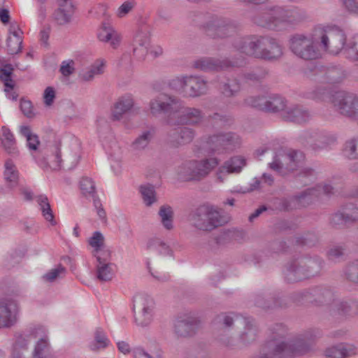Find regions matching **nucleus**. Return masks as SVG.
Instances as JSON below:
<instances>
[{
  "instance_id": "1",
  "label": "nucleus",
  "mask_w": 358,
  "mask_h": 358,
  "mask_svg": "<svg viewBox=\"0 0 358 358\" xmlns=\"http://www.w3.org/2000/svg\"><path fill=\"white\" fill-rule=\"evenodd\" d=\"M304 155L302 152L292 150L285 152L280 150L273 157L272 162L269 163V168L281 175H285L287 172H293L299 171L297 173V178L299 180L307 185L306 181L303 179H310L315 176V171L310 168H303L301 166L304 161Z\"/></svg>"
},
{
  "instance_id": "2",
  "label": "nucleus",
  "mask_w": 358,
  "mask_h": 358,
  "mask_svg": "<svg viewBox=\"0 0 358 358\" xmlns=\"http://www.w3.org/2000/svg\"><path fill=\"white\" fill-rule=\"evenodd\" d=\"M323 261L317 256H301L287 263L285 278L289 282H295L320 275Z\"/></svg>"
},
{
  "instance_id": "3",
  "label": "nucleus",
  "mask_w": 358,
  "mask_h": 358,
  "mask_svg": "<svg viewBox=\"0 0 358 358\" xmlns=\"http://www.w3.org/2000/svg\"><path fill=\"white\" fill-rule=\"evenodd\" d=\"M189 220L192 227L203 231H211L227 222L217 207L209 204L201 205L193 210Z\"/></svg>"
},
{
  "instance_id": "4",
  "label": "nucleus",
  "mask_w": 358,
  "mask_h": 358,
  "mask_svg": "<svg viewBox=\"0 0 358 358\" xmlns=\"http://www.w3.org/2000/svg\"><path fill=\"white\" fill-rule=\"evenodd\" d=\"M314 38L321 49L333 55L339 53L346 43L345 34L336 26H317Z\"/></svg>"
},
{
  "instance_id": "5",
  "label": "nucleus",
  "mask_w": 358,
  "mask_h": 358,
  "mask_svg": "<svg viewBox=\"0 0 358 358\" xmlns=\"http://www.w3.org/2000/svg\"><path fill=\"white\" fill-rule=\"evenodd\" d=\"M292 8L273 6L267 8L264 12L253 17L252 21L257 26L273 30H281L287 26H292Z\"/></svg>"
},
{
  "instance_id": "6",
  "label": "nucleus",
  "mask_w": 358,
  "mask_h": 358,
  "mask_svg": "<svg viewBox=\"0 0 358 358\" xmlns=\"http://www.w3.org/2000/svg\"><path fill=\"white\" fill-rule=\"evenodd\" d=\"M219 162L216 157L191 160L178 168V175L185 181H200L206 178Z\"/></svg>"
},
{
  "instance_id": "7",
  "label": "nucleus",
  "mask_w": 358,
  "mask_h": 358,
  "mask_svg": "<svg viewBox=\"0 0 358 358\" xmlns=\"http://www.w3.org/2000/svg\"><path fill=\"white\" fill-rule=\"evenodd\" d=\"M314 34L308 36L303 34H294L289 39L291 52L297 57L306 60H315L321 57L318 48L315 45Z\"/></svg>"
},
{
  "instance_id": "8",
  "label": "nucleus",
  "mask_w": 358,
  "mask_h": 358,
  "mask_svg": "<svg viewBox=\"0 0 358 358\" xmlns=\"http://www.w3.org/2000/svg\"><path fill=\"white\" fill-rule=\"evenodd\" d=\"M240 324L243 326V329L238 334L237 341L232 337L222 335L220 339L224 345L231 348H241L248 346L256 341L258 328L255 320L250 317H243L240 319Z\"/></svg>"
},
{
  "instance_id": "9",
  "label": "nucleus",
  "mask_w": 358,
  "mask_h": 358,
  "mask_svg": "<svg viewBox=\"0 0 358 358\" xmlns=\"http://www.w3.org/2000/svg\"><path fill=\"white\" fill-rule=\"evenodd\" d=\"M155 301L145 294H137L133 298V311L136 324L141 327L149 326L155 315Z\"/></svg>"
},
{
  "instance_id": "10",
  "label": "nucleus",
  "mask_w": 358,
  "mask_h": 358,
  "mask_svg": "<svg viewBox=\"0 0 358 358\" xmlns=\"http://www.w3.org/2000/svg\"><path fill=\"white\" fill-rule=\"evenodd\" d=\"M303 76L310 81L330 85L341 82L345 77L344 73L339 69H328L317 64L307 66L303 70Z\"/></svg>"
},
{
  "instance_id": "11",
  "label": "nucleus",
  "mask_w": 358,
  "mask_h": 358,
  "mask_svg": "<svg viewBox=\"0 0 358 358\" xmlns=\"http://www.w3.org/2000/svg\"><path fill=\"white\" fill-rule=\"evenodd\" d=\"M176 117V120H173L172 117H169L166 121L167 125L180 124L198 127L204 122L206 115L205 113L201 109L186 106L180 100Z\"/></svg>"
},
{
  "instance_id": "12",
  "label": "nucleus",
  "mask_w": 358,
  "mask_h": 358,
  "mask_svg": "<svg viewBox=\"0 0 358 358\" xmlns=\"http://www.w3.org/2000/svg\"><path fill=\"white\" fill-rule=\"evenodd\" d=\"M331 102L343 115L358 120V96L354 93L338 91L331 97Z\"/></svg>"
},
{
  "instance_id": "13",
  "label": "nucleus",
  "mask_w": 358,
  "mask_h": 358,
  "mask_svg": "<svg viewBox=\"0 0 358 358\" xmlns=\"http://www.w3.org/2000/svg\"><path fill=\"white\" fill-rule=\"evenodd\" d=\"M241 143L240 136L234 132H219L208 136L206 144L212 152H231Z\"/></svg>"
},
{
  "instance_id": "14",
  "label": "nucleus",
  "mask_w": 358,
  "mask_h": 358,
  "mask_svg": "<svg viewBox=\"0 0 358 358\" xmlns=\"http://www.w3.org/2000/svg\"><path fill=\"white\" fill-rule=\"evenodd\" d=\"M39 166L46 170L59 171L62 168V159L59 145H52L41 150L36 155Z\"/></svg>"
},
{
  "instance_id": "15",
  "label": "nucleus",
  "mask_w": 358,
  "mask_h": 358,
  "mask_svg": "<svg viewBox=\"0 0 358 358\" xmlns=\"http://www.w3.org/2000/svg\"><path fill=\"white\" fill-rule=\"evenodd\" d=\"M201 324L199 318L193 313L178 315L174 322L173 332L178 338L194 336Z\"/></svg>"
},
{
  "instance_id": "16",
  "label": "nucleus",
  "mask_w": 358,
  "mask_h": 358,
  "mask_svg": "<svg viewBox=\"0 0 358 358\" xmlns=\"http://www.w3.org/2000/svg\"><path fill=\"white\" fill-rule=\"evenodd\" d=\"M167 129L166 141L171 148H179L190 143L194 138L196 131L184 125H172Z\"/></svg>"
},
{
  "instance_id": "17",
  "label": "nucleus",
  "mask_w": 358,
  "mask_h": 358,
  "mask_svg": "<svg viewBox=\"0 0 358 358\" xmlns=\"http://www.w3.org/2000/svg\"><path fill=\"white\" fill-rule=\"evenodd\" d=\"M151 43V27L146 24L136 29L133 38V54L140 60L145 58Z\"/></svg>"
},
{
  "instance_id": "18",
  "label": "nucleus",
  "mask_w": 358,
  "mask_h": 358,
  "mask_svg": "<svg viewBox=\"0 0 358 358\" xmlns=\"http://www.w3.org/2000/svg\"><path fill=\"white\" fill-rule=\"evenodd\" d=\"M180 99L166 94H160L151 99L149 103L150 112L153 116L169 113L176 116Z\"/></svg>"
},
{
  "instance_id": "19",
  "label": "nucleus",
  "mask_w": 358,
  "mask_h": 358,
  "mask_svg": "<svg viewBox=\"0 0 358 358\" xmlns=\"http://www.w3.org/2000/svg\"><path fill=\"white\" fill-rule=\"evenodd\" d=\"M19 306L12 298L0 299V329L13 327L17 322Z\"/></svg>"
},
{
  "instance_id": "20",
  "label": "nucleus",
  "mask_w": 358,
  "mask_h": 358,
  "mask_svg": "<svg viewBox=\"0 0 358 358\" xmlns=\"http://www.w3.org/2000/svg\"><path fill=\"white\" fill-rule=\"evenodd\" d=\"M284 55V48L277 39L268 36H263L259 59L275 62Z\"/></svg>"
},
{
  "instance_id": "21",
  "label": "nucleus",
  "mask_w": 358,
  "mask_h": 358,
  "mask_svg": "<svg viewBox=\"0 0 358 358\" xmlns=\"http://www.w3.org/2000/svg\"><path fill=\"white\" fill-rule=\"evenodd\" d=\"M301 141L304 146L313 151H320L334 143L336 138L316 131H307L301 136Z\"/></svg>"
},
{
  "instance_id": "22",
  "label": "nucleus",
  "mask_w": 358,
  "mask_h": 358,
  "mask_svg": "<svg viewBox=\"0 0 358 358\" xmlns=\"http://www.w3.org/2000/svg\"><path fill=\"white\" fill-rule=\"evenodd\" d=\"M236 31V26L229 20L222 17L213 18L208 24V36L213 38H225L233 36Z\"/></svg>"
},
{
  "instance_id": "23",
  "label": "nucleus",
  "mask_w": 358,
  "mask_h": 358,
  "mask_svg": "<svg viewBox=\"0 0 358 358\" xmlns=\"http://www.w3.org/2000/svg\"><path fill=\"white\" fill-rule=\"evenodd\" d=\"M33 338L31 329L28 331L16 332L11 345V358H31L29 344Z\"/></svg>"
},
{
  "instance_id": "24",
  "label": "nucleus",
  "mask_w": 358,
  "mask_h": 358,
  "mask_svg": "<svg viewBox=\"0 0 358 358\" xmlns=\"http://www.w3.org/2000/svg\"><path fill=\"white\" fill-rule=\"evenodd\" d=\"M262 37L258 35L246 36L236 40L234 46L241 53L259 59Z\"/></svg>"
},
{
  "instance_id": "25",
  "label": "nucleus",
  "mask_w": 358,
  "mask_h": 358,
  "mask_svg": "<svg viewBox=\"0 0 358 358\" xmlns=\"http://www.w3.org/2000/svg\"><path fill=\"white\" fill-rule=\"evenodd\" d=\"M33 338H37L34 350L31 352V358H48L50 356V344L46 329L38 326L31 329Z\"/></svg>"
},
{
  "instance_id": "26",
  "label": "nucleus",
  "mask_w": 358,
  "mask_h": 358,
  "mask_svg": "<svg viewBox=\"0 0 358 358\" xmlns=\"http://www.w3.org/2000/svg\"><path fill=\"white\" fill-rule=\"evenodd\" d=\"M245 64L244 59L238 62L220 60L213 57H203L194 62V66L203 71H220L231 66H241Z\"/></svg>"
},
{
  "instance_id": "27",
  "label": "nucleus",
  "mask_w": 358,
  "mask_h": 358,
  "mask_svg": "<svg viewBox=\"0 0 358 358\" xmlns=\"http://www.w3.org/2000/svg\"><path fill=\"white\" fill-rule=\"evenodd\" d=\"M314 306L326 307L329 310L334 305L337 295L334 290L329 287L317 286L313 287Z\"/></svg>"
},
{
  "instance_id": "28",
  "label": "nucleus",
  "mask_w": 358,
  "mask_h": 358,
  "mask_svg": "<svg viewBox=\"0 0 358 358\" xmlns=\"http://www.w3.org/2000/svg\"><path fill=\"white\" fill-rule=\"evenodd\" d=\"M281 117L285 121L302 124L309 121L312 115L306 107L294 104L287 107L281 114Z\"/></svg>"
},
{
  "instance_id": "29",
  "label": "nucleus",
  "mask_w": 358,
  "mask_h": 358,
  "mask_svg": "<svg viewBox=\"0 0 358 358\" xmlns=\"http://www.w3.org/2000/svg\"><path fill=\"white\" fill-rule=\"evenodd\" d=\"M8 33L6 50L9 55H15L22 51L23 32L16 22H11L9 25Z\"/></svg>"
},
{
  "instance_id": "30",
  "label": "nucleus",
  "mask_w": 358,
  "mask_h": 358,
  "mask_svg": "<svg viewBox=\"0 0 358 358\" xmlns=\"http://www.w3.org/2000/svg\"><path fill=\"white\" fill-rule=\"evenodd\" d=\"M208 90V83L202 77L196 76H187L185 96L192 98L199 97L206 94Z\"/></svg>"
},
{
  "instance_id": "31",
  "label": "nucleus",
  "mask_w": 358,
  "mask_h": 358,
  "mask_svg": "<svg viewBox=\"0 0 358 358\" xmlns=\"http://www.w3.org/2000/svg\"><path fill=\"white\" fill-rule=\"evenodd\" d=\"M333 316L342 317H353L358 314V302L353 300L338 299L330 309Z\"/></svg>"
},
{
  "instance_id": "32",
  "label": "nucleus",
  "mask_w": 358,
  "mask_h": 358,
  "mask_svg": "<svg viewBox=\"0 0 358 358\" xmlns=\"http://www.w3.org/2000/svg\"><path fill=\"white\" fill-rule=\"evenodd\" d=\"M97 37L100 41L108 43L113 49H117L122 41L121 34L106 22L102 23L98 31Z\"/></svg>"
},
{
  "instance_id": "33",
  "label": "nucleus",
  "mask_w": 358,
  "mask_h": 358,
  "mask_svg": "<svg viewBox=\"0 0 358 358\" xmlns=\"http://www.w3.org/2000/svg\"><path fill=\"white\" fill-rule=\"evenodd\" d=\"M243 316L234 313H221L218 314L213 320V324L215 328L223 334L229 331L234 326V323H240V319Z\"/></svg>"
},
{
  "instance_id": "34",
  "label": "nucleus",
  "mask_w": 358,
  "mask_h": 358,
  "mask_svg": "<svg viewBox=\"0 0 358 358\" xmlns=\"http://www.w3.org/2000/svg\"><path fill=\"white\" fill-rule=\"evenodd\" d=\"M134 104V101L131 94H124L120 96L112 109L111 120L113 121L120 120L123 115L133 108Z\"/></svg>"
},
{
  "instance_id": "35",
  "label": "nucleus",
  "mask_w": 358,
  "mask_h": 358,
  "mask_svg": "<svg viewBox=\"0 0 358 358\" xmlns=\"http://www.w3.org/2000/svg\"><path fill=\"white\" fill-rule=\"evenodd\" d=\"M315 192L316 189L314 188L307 189L301 193L294 195L291 200L288 199H282L279 201L278 208L281 210H289L292 208V203L293 201H297L303 204H304V203H308L312 196H316Z\"/></svg>"
},
{
  "instance_id": "36",
  "label": "nucleus",
  "mask_w": 358,
  "mask_h": 358,
  "mask_svg": "<svg viewBox=\"0 0 358 358\" xmlns=\"http://www.w3.org/2000/svg\"><path fill=\"white\" fill-rule=\"evenodd\" d=\"M245 165V160L240 156L233 157L226 161L220 166L217 173L218 178L222 181V176L224 173H239L242 168Z\"/></svg>"
},
{
  "instance_id": "37",
  "label": "nucleus",
  "mask_w": 358,
  "mask_h": 358,
  "mask_svg": "<svg viewBox=\"0 0 358 358\" xmlns=\"http://www.w3.org/2000/svg\"><path fill=\"white\" fill-rule=\"evenodd\" d=\"M58 2L59 8L54 13V18L57 24L63 25L70 22L74 6L71 1Z\"/></svg>"
},
{
  "instance_id": "38",
  "label": "nucleus",
  "mask_w": 358,
  "mask_h": 358,
  "mask_svg": "<svg viewBox=\"0 0 358 358\" xmlns=\"http://www.w3.org/2000/svg\"><path fill=\"white\" fill-rule=\"evenodd\" d=\"M356 348L348 343H341L329 348L325 351V355L329 358H345L355 355Z\"/></svg>"
},
{
  "instance_id": "39",
  "label": "nucleus",
  "mask_w": 358,
  "mask_h": 358,
  "mask_svg": "<svg viewBox=\"0 0 358 358\" xmlns=\"http://www.w3.org/2000/svg\"><path fill=\"white\" fill-rule=\"evenodd\" d=\"M36 200L44 219L49 222L52 226H55L57 222L55 220V215L47 196L44 194L38 195L36 197Z\"/></svg>"
},
{
  "instance_id": "40",
  "label": "nucleus",
  "mask_w": 358,
  "mask_h": 358,
  "mask_svg": "<svg viewBox=\"0 0 358 358\" xmlns=\"http://www.w3.org/2000/svg\"><path fill=\"white\" fill-rule=\"evenodd\" d=\"M286 100L280 96L274 95L266 99L265 111L270 113H281L287 109Z\"/></svg>"
},
{
  "instance_id": "41",
  "label": "nucleus",
  "mask_w": 358,
  "mask_h": 358,
  "mask_svg": "<svg viewBox=\"0 0 358 358\" xmlns=\"http://www.w3.org/2000/svg\"><path fill=\"white\" fill-rule=\"evenodd\" d=\"M313 287L293 292L290 300L299 305L311 303L314 305Z\"/></svg>"
},
{
  "instance_id": "42",
  "label": "nucleus",
  "mask_w": 358,
  "mask_h": 358,
  "mask_svg": "<svg viewBox=\"0 0 358 358\" xmlns=\"http://www.w3.org/2000/svg\"><path fill=\"white\" fill-rule=\"evenodd\" d=\"M104 64L103 60L96 61L88 69L79 74L80 79L84 82L92 80L95 76L103 73Z\"/></svg>"
},
{
  "instance_id": "43",
  "label": "nucleus",
  "mask_w": 358,
  "mask_h": 358,
  "mask_svg": "<svg viewBox=\"0 0 358 358\" xmlns=\"http://www.w3.org/2000/svg\"><path fill=\"white\" fill-rule=\"evenodd\" d=\"M4 178L9 187L13 188L18 184V171L13 162L8 159L5 163Z\"/></svg>"
},
{
  "instance_id": "44",
  "label": "nucleus",
  "mask_w": 358,
  "mask_h": 358,
  "mask_svg": "<svg viewBox=\"0 0 358 358\" xmlns=\"http://www.w3.org/2000/svg\"><path fill=\"white\" fill-rule=\"evenodd\" d=\"M158 214L162 226L166 230L173 229L174 213L172 207L169 205H163L160 207Z\"/></svg>"
},
{
  "instance_id": "45",
  "label": "nucleus",
  "mask_w": 358,
  "mask_h": 358,
  "mask_svg": "<svg viewBox=\"0 0 358 358\" xmlns=\"http://www.w3.org/2000/svg\"><path fill=\"white\" fill-rule=\"evenodd\" d=\"M13 71L14 68L10 64H6L0 67V81L3 83L6 92L12 90L14 87V83L12 79Z\"/></svg>"
},
{
  "instance_id": "46",
  "label": "nucleus",
  "mask_w": 358,
  "mask_h": 358,
  "mask_svg": "<svg viewBox=\"0 0 358 358\" xmlns=\"http://www.w3.org/2000/svg\"><path fill=\"white\" fill-rule=\"evenodd\" d=\"M114 264H96V277L101 282L110 281L114 276Z\"/></svg>"
},
{
  "instance_id": "47",
  "label": "nucleus",
  "mask_w": 358,
  "mask_h": 358,
  "mask_svg": "<svg viewBox=\"0 0 358 358\" xmlns=\"http://www.w3.org/2000/svg\"><path fill=\"white\" fill-rule=\"evenodd\" d=\"M80 189L85 197L92 199L97 198L95 183L92 178L83 177L80 181Z\"/></svg>"
},
{
  "instance_id": "48",
  "label": "nucleus",
  "mask_w": 358,
  "mask_h": 358,
  "mask_svg": "<svg viewBox=\"0 0 358 358\" xmlns=\"http://www.w3.org/2000/svg\"><path fill=\"white\" fill-rule=\"evenodd\" d=\"M20 134L26 138L27 145L31 150H36L40 144L38 136L32 133L30 127L27 125H22L20 127Z\"/></svg>"
},
{
  "instance_id": "49",
  "label": "nucleus",
  "mask_w": 358,
  "mask_h": 358,
  "mask_svg": "<svg viewBox=\"0 0 358 358\" xmlns=\"http://www.w3.org/2000/svg\"><path fill=\"white\" fill-rule=\"evenodd\" d=\"M1 130L3 136L1 143L5 150L9 154H16L17 151L13 134L11 133L10 129L6 127H2Z\"/></svg>"
},
{
  "instance_id": "50",
  "label": "nucleus",
  "mask_w": 358,
  "mask_h": 358,
  "mask_svg": "<svg viewBox=\"0 0 358 358\" xmlns=\"http://www.w3.org/2000/svg\"><path fill=\"white\" fill-rule=\"evenodd\" d=\"M148 248L160 255L167 256L172 255L169 246L158 238L150 239L148 243Z\"/></svg>"
},
{
  "instance_id": "51",
  "label": "nucleus",
  "mask_w": 358,
  "mask_h": 358,
  "mask_svg": "<svg viewBox=\"0 0 358 358\" xmlns=\"http://www.w3.org/2000/svg\"><path fill=\"white\" fill-rule=\"evenodd\" d=\"M154 131L147 130L143 131L135 141L132 143L131 147L134 150H144L150 143L153 138Z\"/></svg>"
},
{
  "instance_id": "52",
  "label": "nucleus",
  "mask_w": 358,
  "mask_h": 358,
  "mask_svg": "<svg viewBox=\"0 0 358 358\" xmlns=\"http://www.w3.org/2000/svg\"><path fill=\"white\" fill-rule=\"evenodd\" d=\"M346 253L347 248L344 245H335L329 249L327 257L331 262H338L345 259Z\"/></svg>"
},
{
  "instance_id": "53",
  "label": "nucleus",
  "mask_w": 358,
  "mask_h": 358,
  "mask_svg": "<svg viewBox=\"0 0 358 358\" xmlns=\"http://www.w3.org/2000/svg\"><path fill=\"white\" fill-rule=\"evenodd\" d=\"M343 153L349 159H358V136L345 142Z\"/></svg>"
},
{
  "instance_id": "54",
  "label": "nucleus",
  "mask_w": 358,
  "mask_h": 358,
  "mask_svg": "<svg viewBox=\"0 0 358 358\" xmlns=\"http://www.w3.org/2000/svg\"><path fill=\"white\" fill-rule=\"evenodd\" d=\"M301 336L310 344L313 349L316 342L322 337V330L317 327H311L304 330L300 334Z\"/></svg>"
},
{
  "instance_id": "55",
  "label": "nucleus",
  "mask_w": 358,
  "mask_h": 358,
  "mask_svg": "<svg viewBox=\"0 0 358 358\" xmlns=\"http://www.w3.org/2000/svg\"><path fill=\"white\" fill-rule=\"evenodd\" d=\"M268 75V71L262 67L254 68L243 73V79L246 82H259Z\"/></svg>"
},
{
  "instance_id": "56",
  "label": "nucleus",
  "mask_w": 358,
  "mask_h": 358,
  "mask_svg": "<svg viewBox=\"0 0 358 358\" xmlns=\"http://www.w3.org/2000/svg\"><path fill=\"white\" fill-rule=\"evenodd\" d=\"M241 90V85L238 80H228L221 87L222 94L226 97H232L237 95Z\"/></svg>"
},
{
  "instance_id": "57",
  "label": "nucleus",
  "mask_w": 358,
  "mask_h": 358,
  "mask_svg": "<svg viewBox=\"0 0 358 358\" xmlns=\"http://www.w3.org/2000/svg\"><path fill=\"white\" fill-rule=\"evenodd\" d=\"M345 45L343 50L345 57L352 61H358V37L352 38Z\"/></svg>"
},
{
  "instance_id": "58",
  "label": "nucleus",
  "mask_w": 358,
  "mask_h": 358,
  "mask_svg": "<svg viewBox=\"0 0 358 358\" xmlns=\"http://www.w3.org/2000/svg\"><path fill=\"white\" fill-rule=\"evenodd\" d=\"M141 193L145 204L150 206L157 201L156 192L154 186L151 185L141 187Z\"/></svg>"
},
{
  "instance_id": "59",
  "label": "nucleus",
  "mask_w": 358,
  "mask_h": 358,
  "mask_svg": "<svg viewBox=\"0 0 358 358\" xmlns=\"http://www.w3.org/2000/svg\"><path fill=\"white\" fill-rule=\"evenodd\" d=\"M273 296L268 297L265 293H259L254 298L255 305L263 310L273 309Z\"/></svg>"
},
{
  "instance_id": "60",
  "label": "nucleus",
  "mask_w": 358,
  "mask_h": 358,
  "mask_svg": "<svg viewBox=\"0 0 358 358\" xmlns=\"http://www.w3.org/2000/svg\"><path fill=\"white\" fill-rule=\"evenodd\" d=\"M266 98L264 96H250L244 99V104L247 106L264 110L266 108Z\"/></svg>"
},
{
  "instance_id": "61",
  "label": "nucleus",
  "mask_w": 358,
  "mask_h": 358,
  "mask_svg": "<svg viewBox=\"0 0 358 358\" xmlns=\"http://www.w3.org/2000/svg\"><path fill=\"white\" fill-rule=\"evenodd\" d=\"M185 76L176 77L169 82V87L173 91L180 94L185 96V90L186 89V78Z\"/></svg>"
},
{
  "instance_id": "62",
  "label": "nucleus",
  "mask_w": 358,
  "mask_h": 358,
  "mask_svg": "<svg viewBox=\"0 0 358 358\" xmlns=\"http://www.w3.org/2000/svg\"><path fill=\"white\" fill-rule=\"evenodd\" d=\"M89 245L94 248V252H99L104 245V237L100 231H94L88 240Z\"/></svg>"
},
{
  "instance_id": "63",
  "label": "nucleus",
  "mask_w": 358,
  "mask_h": 358,
  "mask_svg": "<svg viewBox=\"0 0 358 358\" xmlns=\"http://www.w3.org/2000/svg\"><path fill=\"white\" fill-rule=\"evenodd\" d=\"M80 159V157L77 153L71 152L65 156V159H62V168L64 170H71L74 169Z\"/></svg>"
},
{
  "instance_id": "64",
  "label": "nucleus",
  "mask_w": 358,
  "mask_h": 358,
  "mask_svg": "<svg viewBox=\"0 0 358 358\" xmlns=\"http://www.w3.org/2000/svg\"><path fill=\"white\" fill-rule=\"evenodd\" d=\"M346 278L355 283H358V260L349 264L345 271Z\"/></svg>"
}]
</instances>
